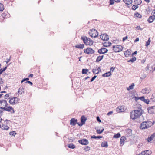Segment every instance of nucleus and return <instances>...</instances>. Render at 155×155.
I'll use <instances>...</instances> for the list:
<instances>
[{
	"label": "nucleus",
	"instance_id": "1",
	"mask_svg": "<svg viewBox=\"0 0 155 155\" xmlns=\"http://www.w3.org/2000/svg\"><path fill=\"white\" fill-rule=\"evenodd\" d=\"M142 114L140 111H136L134 110L130 113V117L131 119L132 120H135L139 117Z\"/></svg>",
	"mask_w": 155,
	"mask_h": 155
},
{
	"label": "nucleus",
	"instance_id": "2",
	"mask_svg": "<svg viewBox=\"0 0 155 155\" xmlns=\"http://www.w3.org/2000/svg\"><path fill=\"white\" fill-rule=\"evenodd\" d=\"M154 123V122L152 123L150 121H144L141 124L140 127L142 129H147L153 125Z\"/></svg>",
	"mask_w": 155,
	"mask_h": 155
},
{
	"label": "nucleus",
	"instance_id": "3",
	"mask_svg": "<svg viewBox=\"0 0 155 155\" xmlns=\"http://www.w3.org/2000/svg\"><path fill=\"white\" fill-rule=\"evenodd\" d=\"M81 39L83 40L84 43L87 45L91 46L93 45V41L86 36H82Z\"/></svg>",
	"mask_w": 155,
	"mask_h": 155
},
{
	"label": "nucleus",
	"instance_id": "4",
	"mask_svg": "<svg viewBox=\"0 0 155 155\" xmlns=\"http://www.w3.org/2000/svg\"><path fill=\"white\" fill-rule=\"evenodd\" d=\"M88 33L91 37L94 38L97 37L98 35L97 31L94 29L90 30L89 31Z\"/></svg>",
	"mask_w": 155,
	"mask_h": 155
},
{
	"label": "nucleus",
	"instance_id": "5",
	"mask_svg": "<svg viewBox=\"0 0 155 155\" xmlns=\"http://www.w3.org/2000/svg\"><path fill=\"white\" fill-rule=\"evenodd\" d=\"M19 100V99L16 97H14L9 100V102L12 105H14L18 103Z\"/></svg>",
	"mask_w": 155,
	"mask_h": 155
},
{
	"label": "nucleus",
	"instance_id": "6",
	"mask_svg": "<svg viewBox=\"0 0 155 155\" xmlns=\"http://www.w3.org/2000/svg\"><path fill=\"white\" fill-rule=\"evenodd\" d=\"M114 50L115 52H118L122 51L123 47L122 46L119 45L113 46V47Z\"/></svg>",
	"mask_w": 155,
	"mask_h": 155
},
{
	"label": "nucleus",
	"instance_id": "7",
	"mask_svg": "<svg viewBox=\"0 0 155 155\" xmlns=\"http://www.w3.org/2000/svg\"><path fill=\"white\" fill-rule=\"evenodd\" d=\"M8 104L6 100L3 99L0 100V109H2L1 108L6 107Z\"/></svg>",
	"mask_w": 155,
	"mask_h": 155
},
{
	"label": "nucleus",
	"instance_id": "8",
	"mask_svg": "<svg viewBox=\"0 0 155 155\" xmlns=\"http://www.w3.org/2000/svg\"><path fill=\"white\" fill-rule=\"evenodd\" d=\"M151 90L149 87H147L142 89L141 92L143 94H148L151 92Z\"/></svg>",
	"mask_w": 155,
	"mask_h": 155
},
{
	"label": "nucleus",
	"instance_id": "9",
	"mask_svg": "<svg viewBox=\"0 0 155 155\" xmlns=\"http://www.w3.org/2000/svg\"><path fill=\"white\" fill-rule=\"evenodd\" d=\"M84 52L87 54H92L95 52V51L91 48H87V49L84 50Z\"/></svg>",
	"mask_w": 155,
	"mask_h": 155
},
{
	"label": "nucleus",
	"instance_id": "10",
	"mask_svg": "<svg viewBox=\"0 0 155 155\" xmlns=\"http://www.w3.org/2000/svg\"><path fill=\"white\" fill-rule=\"evenodd\" d=\"M2 108L4 110L8 112L10 111L12 114L15 113V111L13 108H12V107L10 106H8L7 108H6V107H3Z\"/></svg>",
	"mask_w": 155,
	"mask_h": 155
},
{
	"label": "nucleus",
	"instance_id": "11",
	"mask_svg": "<svg viewBox=\"0 0 155 155\" xmlns=\"http://www.w3.org/2000/svg\"><path fill=\"white\" fill-rule=\"evenodd\" d=\"M147 110L148 113L150 114H155V106L148 107Z\"/></svg>",
	"mask_w": 155,
	"mask_h": 155
},
{
	"label": "nucleus",
	"instance_id": "12",
	"mask_svg": "<svg viewBox=\"0 0 155 155\" xmlns=\"http://www.w3.org/2000/svg\"><path fill=\"white\" fill-rule=\"evenodd\" d=\"M78 142L81 144L86 145L89 143L88 141L86 139H83L78 140Z\"/></svg>",
	"mask_w": 155,
	"mask_h": 155
},
{
	"label": "nucleus",
	"instance_id": "13",
	"mask_svg": "<svg viewBox=\"0 0 155 155\" xmlns=\"http://www.w3.org/2000/svg\"><path fill=\"white\" fill-rule=\"evenodd\" d=\"M100 38L102 40L105 41H107L109 39L108 35L106 34H101L100 35Z\"/></svg>",
	"mask_w": 155,
	"mask_h": 155
},
{
	"label": "nucleus",
	"instance_id": "14",
	"mask_svg": "<svg viewBox=\"0 0 155 155\" xmlns=\"http://www.w3.org/2000/svg\"><path fill=\"white\" fill-rule=\"evenodd\" d=\"M108 51V49L105 48H103L99 49L98 51V52L100 54H104L107 53Z\"/></svg>",
	"mask_w": 155,
	"mask_h": 155
},
{
	"label": "nucleus",
	"instance_id": "15",
	"mask_svg": "<svg viewBox=\"0 0 155 155\" xmlns=\"http://www.w3.org/2000/svg\"><path fill=\"white\" fill-rule=\"evenodd\" d=\"M86 118L84 116H81V123L80 124L78 123V125L80 126H82L83 124H84L85 122L86 121Z\"/></svg>",
	"mask_w": 155,
	"mask_h": 155
},
{
	"label": "nucleus",
	"instance_id": "16",
	"mask_svg": "<svg viewBox=\"0 0 155 155\" xmlns=\"http://www.w3.org/2000/svg\"><path fill=\"white\" fill-rule=\"evenodd\" d=\"M151 151L148 150L142 152L141 154V155H150L151 154Z\"/></svg>",
	"mask_w": 155,
	"mask_h": 155
},
{
	"label": "nucleus",
	"instance_id": "17",
	"mask_svg": "<svg viewBox=\"0 0 155 155\" xmlns=\"http://www.w3.org/2000/svg\"><path fill=\"white\" fill-rule=\"evenodd\" d=\"M116 111L118 113H120L123 112L124 110V106H120L116 108Z\"/></svg>",
	"mask_w": 155,
	"mask_h": 155
},
{
	"label": "nucleus",
	"instance_id": "18",
	"mask_svg": "<svg viewBox=\"0 0 155 155\" xmlns=\"http://www.w3.org/2000/svg\"><path fill=\"white\" fill-rule=\"evenodd\" d=\"M126 140V137L123 136H122L120 140V146H123L124 144V141Z\"/></svg>",
	"mask_w": 155,
	"mask_h": 155
},
{
	"label": "nucleus",
	"instance_id": "19",
	"mask_svg": "<svg viewBox=\"0 0 155 155\" xmlns=\"http://www.w3.org/2000/svg\"><path fill=\"white\" fill-rule=\"evenodd\" d=\"M77 119H76L74 118H72L70 120V124L73 126H74L77 123Z\"/></svg>",
	"mask_w": 155,
	"mask_h": 155
},
{
	"label": "nucleus",
	"instance_id": "20",
	"mask_svg": "<svg viewBox=\"0 0 155 155\" xmlns=\"http://www.w3.org/2000/svg\"><path fill=\"white\" fill-rule=\"evenodd\" d=\"M141 108V105L139 104H137L136 109L135 110L136 111H140L141 113L142 114L143 110Z\"/></svg>",
	"mask_w": 155,
	"mask_h": 155
},
{
	"label": "nucleus",
	"instance_id": "21",
	"mask_svg": "<svg viewBox=\"0 0 155 155\" xmlns=\"http://www.w3.org/2000/svg\"><path fill=\"white\" fill-rule=\"evenodd\" d=\"M140 100H141L142 101H143L147 104H149L150 101L149 99H145L144 96L140 97Z\"/></svg>",
	"mask_w": 155,
	"mask_h": 155
},
{
	"label": "nucleus",
	"instance_id": "22",
	"mask_svg": "<svg viewBox=\"0 0 155 155\" xmlns=\"http://www.w3.org/2000/svg\"><path fill=\"white\" fill-rule=\"evenodd\" d=\"M155 19V16L153 15L150 16L148 19V21L150 23H152Z\"/></svg>",
	"mask_w": 155,
	"mask_h": 155
},
{
	"label": "nucleus",
	"instance_id": "23",
	"mask_svg": "<svg viewBox=\"0 0 155 155\" xmlns=\"http://www.w3.org/2000/svg\"><path fill=\"white\" fill-rule=\"evenodd\" d=\"M84 44H79L76 45L75 47L76 48L83 49L84 48Z\"/></svg>",
	"mask_w": 155,
	"mask_h": 155
},
{
	"label": "nucleus",
	"instance_id": "24",
	"mask_svg": "<svg viewBox=\"0 0 155 155\" xmlns=\"http://www.w3.org/2000/svg\"><path fill=\"white\" fill-rule=\"evenodd\" d=\"M24 89L23 87H20L18 91V95L21 94L24 92Z\"/></svg>",
	"mask_w": 155,
	"mask_h": 155
},
{
	"label": "nucleus",
	"instance_id": "25",
	"mask_svg": "<svg viewBox=\"0 0 155 155\" xmlns=\"http://www.w3.org/2000/svg\"><path fill=\"white\" fill-rule=\"evenodd\" d=\"M134 85V83H133L130 86H129L128 87H127L126 89L128 91H130L133 89Z\"/></svg>",
	"mask_w": 155,
	"mask_h": 155
},
{
	"label": "nucleus",
	"instance_id": "26",
	"mask_svg": "<svg viewBox=\"0 0 155 155\" xmlns=\"http://www.w3.org/2000/svg\"><path fill=\"white\" fill-rule=\"evenodd\" d=\"M108 146L107 142L105 141L102 142L101 144V146L102 147H107Z\"/></svg>",
	"mask_w": 155,
	"mask_h": 155
},
{
	"label": "nucleus",
	"instance_id": "27",
	"mask_svg": "<svg viewBox=\"0 0 155 155\" xmlns=\"http://www.w3.org/2000/svg\"><path fill=\"white\" fill-rule=\"evenodd\" d=\"M104 55L99 56H98L96 59V61L97 62H99L101 60H102L103 58Z\"/></svg>",
	"mask_w": 155,
	"mask_h": 155
},
{
	"label": "nucleus",
	"instance_id": "28",
	"mask_svg": "<svg viewBox=\"0 0 155 155\" xmlns=\"http://www.w3.org/2000/svg\"><path fill=\"white\" fill-rule=\"evenodd\" d=\"M134 2L135 4L138 6L141 3L142 1L141 0H135Z\"/></svg>",
	"mask_w": 155,
	"mask_h": 155
},
{
	"label": "nucleus",
	"instance_id": "29",
	"mask_svg": "<svg viewBox=\"0 0 155 155\" xmlns=\"http://www.w3.org/2000/svg\"><path fill=\"white\" fill-rule=\"evenodd\" d=\"M111 74L110 72H108L102 75V76L104 77H107L110 76Z\"/></svg>",
	"mask_w": 155,
	"mask_h": 155
},
{
	"label": "nucleus",
	"instance_id": "30",
	"mask_svg": "<svg viewBox=\"0 0 155 155\" xmlns=\"http://www.w3.org/2000/svg\"><path fill=\"white\" fill-rule=\"evenodd\" d=\"M124 2L127 5H130L132 2V0H123Z\"/></svg>",
	"mask_w": 155,
	"mask_h": 155
},
{
	"label": "nucleus",
	"instance_id": "31",
	"mask_svg": "<svg viewBox=\"0 0 155 155\" xmlns=\"http://www.w3.org/2000/svg\"><path fill=\"white\" fill-rule=\"evenodd\" d=\"M3 130H8L9 129V127L7 125H3L1 127Z\"/></svg>",
	"mask_w": 155,
	"mask_h": 155
},
{
	"label": "nucleus",
	"instance_id": "32",
	"mask_svg": "<svg viewBox=\"0 0 155 155\" xmlns=\"http://www.w3.org/2000/svg\"><path fill=\"white\" fill-rule=\"evenodd\" d=\"M150 100L153 102H155V94H152Z\"/></svg>",
	"mask_w": 155,
	"mask_h": 155
},
{
	"label": "nucleus",
	"instance_id": "33",
	"mask_svg": "<svg viewBox=\"0 0 155 155\" xmlns=\"http://www.w3.org/2000/svg\"><path fill=\"white\" fill-rule=\"evenodd\" d=\"M120 134L119 133H117V134L114 135L113 137L114 138H118L120 137Z\"/></svg>",
	"mask_w": 155,
	"mask_h": 155
},
{
	"label": "nucleus",
	"instance_id": "34",
	"mask_svg": "<svg viewBox=\"0 0 155 155\" xmlns=\"http://www.w3.org/2000/svg\"><path fill=\"white\" fill-rule=\"evenodd\" d=\"M111 44V43L109 42H105L103 43L104 46L106 47L110 46Z\"/></svg>",
	"mask_w": 155,
	"mask_h": 155
},
{
	"label": "nucleus",
	"instance_id": "35",
	"mask_svg": "<svg viewBox=\"0 0 155 155\" xmlns=\"http://www.w3.org/2000/svg\"><path fill=\"white\" fill-rule=\"evenodd\" d=\"M68 146L69 148L71 149H74L75 148V145L72 144H68Z\"/></svg>",
	"mask_w": 155,
	"mask_h": 155
},
{
	"label": "nucleus",
	"instance_id": "36",
	"mask_svg": "<svg viewBox=\"0 0 155 155\" xmlns=\"http://www.w3.org/2000/svg\"><path fill=\"white\" fill-rule=\"evenodd\" d=\"M129 53L130 52L128 50L125 51L124 53L125 56L128 57L129 55Z\"/></svg>",
	"mask_w": 155,
	"mask_h": 155
},
{
	"label": "nucleus",
	"instance_id": "37",
	"mask_svg": "<svg viewBox=\"0 0 155 155\" xmlns=\"http://www.w3.org/2000/svg\"><path fill=\"white\" fill-rule=\"evenodd\" d=\"M136 58L135 57H133L131 59L128 61L129 62H133L136 60Z\"/></svg>",
	"mask_w": 155,
	"mask_h": 155
},
{
	"label": "nucleus",
	"instance_id": "38",
	"mask_svg": "<svg viewBox=\"0 0 155 155\" xmlns=\"http://www.w3.org/2000/svg\"><path fill=\"white\" fill-rule=\"evenodd\" d=\"M134 16L139 18H140L142 17L141 15L138 13H136L134 14Z\"/></svg>",
	"mask_w": 155,
	"mask_h": 155
},
{
	"label": "nucleus",
	"instance_id": "39",
	"mask_svg": "<svg viewBox=\"0 0 155 155\" xmlns=\"http://www.w3.org/2000/svg\"><path fill=\"white\" fill-rule=\"evenodd\" d=\"M102 136H96L95 135H93L92 136H91V138H94V139H100V138H102Z\"/></svg>",
	"mask_w": 155,
	"mask_h": 155
},
{
	"label": "nucleus",
	"instance_id": "40",
	"mask_svg": "<svg viewBox=\"0 0 155 155\" xmlns=\"http://www.w3.org/2000/svg\"><path fill=\"white\" fill-rule=\"evenodd\" d=\"M4 9V5L3 4L0 3V11H3Z\"/></svg>",
	"mask_w": 155,
	"mask_h": 155
},
{
	"label": "nucleus",
	"instance_id": "41",
	"mask_svg": "<svg viewBox=\"0 0 155 155\" xmlns=\"http://www.w3.org/2000/svg\"><path fill=\"white\" fill-rule=\"evenodd\" d=\"M88 71V69H83L82 70V73L83 74H86Z\"/></svg>",
	"mask_w": 155,
	"mask_h": 155
},
{
	"label": "nucleus",
	"instance_id": "42",
	"mask_svg": "<svg viewBox=\"0 0 155 155\" xmlns=\"http://www.w3.org/2000/svg\"><path fill=\"white\" fill-rule=\"evenodd\" d=\"M138 8V6L137 5H133V6H132V8L133 10H135Z\"/></svg>",
	"mask_w": 155,
	"mask_h": 155
},
{
	"label": "nucleus",
	"instance_id": "43",
	"mask_svg": "<svg viewBox=\"0 0 155 155\" xmlns=\"http://www.w3.org/2000/svg\"><path fill=\"white\" fill-rule=\"evenodd\" d=\"M150 42H151V40H150V38H149L148 40L146 42V44L145 45L146 46H147L150 45Z\"/></svg>",
	"mask_w": 155,
	"mask_h": 155
},
{
	"label": "nucleus",
	"instance_id": "44",
	"mask_svg": "<svg viewBox=\"0 0 155 155\" xmlns=\"http://www.w3.org/2000/svg\"><path fill=\"white\" fill-rule=\"evenodd\" d=\"M6 68L7 67H5L3 69H0V75H1L4 71H5Z\"/></svg>",
	"mask_w": 155,
	"mask_h": 155
},
{
	"label": "nucleus",
	"instance_id": "45",
	"mask_svg": "<svg viewBox=\"0 0 155 155\" xmlns=\"http://www.w3.org/2000/svg\"><path fill=\"white\" fill-rule=\"evenodd\" d=\"M16 134V133L15 132V131H13L10 132L9 134L12 136H15V135Z\"/></svg>",
	"mask_w": 155,
	"mask_h": 155
},
{
	"label": "nucleus",
	"instance_id": "46",
	"mask_svg": "<svg viewBox=\"0 0 155 155\" xmlns=\"http://www.w3.org/2000/svg\"><path fill=\"white\" fill-rule=\"evenodd\" d=\"M104 129H103L101 130H100L97 129V132L99 134H101L104 130Z\"/></svg>",
	"mask_w": 155,
	"mask_h": 155
},
{
	"label": "nucleus",
	"instance_id": "47",
	"mask_svg": "<svg viewBox=\"0 0 155 155\" xmlns=\"http://www.w3.org/2000/svg\"><path fill=\"white\" fill-rule=\"evenodd\" d=\"M153 138H152V137L150 136V137H148L147 140V141L148 142H150L152 140H153Z\"/></svg>",
	"mask_w": 155,
	"mask_h": 155
},
{
	"label": "nucleus",
	"instance_id": "48",
	"mask_svg": "<svg viewBox=\"0 0 155 155\" xmlns=\"http://www.w3.org/2000/svg\"><path fill=\"white\" fill-rule=\"evenodd\" d=\"M92 72L94 74H96L98 73V72L97 71V70L96 69H93L92 70Z\"/></svg>",
	"mask_w": 155,
	"mask_h": 155
},
{
	"label": "nucleus",
	"instance_id": "49",
	"mask_svg": "<svg viewBox=\"0 0 155 155\" xmlns=\"http://www.w3.org/2000/svg\"><path fill=\"white\" fill-rule=\"evenodd\" d=\"M90 149V147L88 146H87L84 148V150L86 151H89Z\"/></svg>",
	"mask_w": 155,
	"mask_h": 155
},
{
	"label": "nucleus",
	"instance_id": "50",
	"mask_svg": "<svg viewBox=\"0 0 155 155\" xmlns=\"http://www.w3.org/2000/svg\"><path fill=\"white\" fill-rule=\"evenodd\" d=\"M9 94H7L5 95L4 97L6 99H9Z\"/></svg>",
	"mask_w": 155,
	"mask_h": 155
},
{
	"label": "nucleus",
	"instance_id": "51",
	"mask_svg": "<svg viewBox=\"0 0 155 155\" xmlns=\"http://www.w3.org/2000/svg\"><path fill=\"white\" fill-rule=\"evenodd\" d=\"M97 77V76H94L92 78L90 81L91 82L93 81L95 79V78Z\"/></svg>",
	"mask_w": 155,
	"mask_h": 155
},
{
	"label": "nucleus",
	"instance_id": "52",
	"mask_svg": "<svg viewBox=\"0 0 155 155\" xmlns=\"http://www.w3.org/2000/svg\"><path fill=\"white\" fill-rule=\"evenodd\" d=\"M115 68H114L113 67H112L110 68V71L109 72H110L111 73V72H113L114 71V70Z\"/></svg>",
	"mask_w": 155,
	"mask_h": 155
},
{
	"label": "nucleus",
	"instance_id": "53",
	"mask_svg": "<svg viewBox=\"0 0 155 155\" xmlns=\"http://www.w3.org/2000/svg\"><path fill=\"white\" fill-rule=\"evenodd\" d=\"M110 1V5H113L114 3V0H111Z\"/></svg>",
	"mask_w": 155,
	"mask_h": 155
},
{
	"label": "nucleus",
	"instance_id": "54",
	"mask_svg": "<svg viewBox=\"0 0 155 155\" xmlns=\"http://www.w3.org/2000/svg\"><path fill=\"white\" fill-rule=\"evenodd\" d=\"M140 97H134V99H135V101H137L138 100V99H140Z\"/></svg>",
	"mask_w": 155,
	"mask_h": 155
},
{
	"label": "nucleus",
	"instance_id": "55",
	"mask_svg": "<svg viewBox=\"0 0 155 155\" xmlns=\"http://www.w3.org/2000/svg\"><path fill=\"white\" fill-rule=\"evenodd\" d=\"M150 136H151L153 138H154L155 137V132L153 134Z\"/></svg>",
	"mask_w": 155,
	"mask_h": 155
},
{
	"label": "nucleus",
	"instance_id": "56",
	"mask_svg": "<svg viewBox=\"0 0 155 155\" xmlns=\"http://www.w3.org/2000/svg\"><path fill=\"white\" fill-rule=\"evenodd\" d=\"M97 120L98 121L100 122H101V120L100 119L99 117H97Z\"/></svg>",
	"mask_w": 155,
	"mask_h": 155
},
{
	"label": "nucleus",
	"instance_id": "57",
	"mask_svg": "<svg viewBox=\"0 0 155 155\" xmlns=\"http://www.w3.org/2000/svg\"><path fill=\"white\" fill-rule=\"evenodd\" d=\"M25 83H29L31 85H32L33 84L30 81H27Z\"/></svg>",
	"mask_w": 155,
	"mask_h": 155
},
{
	"label": "nucleus",
	"instance_id": "58",
	"mask_svg": "<svg viewBox=\"0 0 155 155\" xmlns=\"http://www.w3.org/2000/svg\"><path fill=\"white\" fill-rule=\"evenodd\" d=\"M136 28L137 30H142V29L141 28L140 26H137L136 27Z\"/></svg>",
	"mask_w": 155,
	"mask_h": 155
},
{
	"label": "nucleus",
	"instance_id": "59",
	"mask_svg": "<svg viewBox=\"0 0 155 155\" xmlns=\"http://www.w3.org/2000/svg\"><path fill=\"white\" fill-rule=\"evenodd\" d=\"M113 112L112 111H110L107 114V115L109 116L111 114L113 113Z\"/></svg>",
	"mask_w": 155,
	"mask_h": 155
},
{
	"label": "nucleus",
	"instance_id": "60",
	"mask_svg": "<svg viewBox=\"0 0 155 155\" xmlns=\"http://www.w3.org/2000/svg\"><path fill=\"white\" fill-rule=\"evenodd\" d=\"M97 72H98V73L100 71H101V69H100V68L99 67L97 69Z\"/></svg>",
	"mask_w": 155,
	"mask_h": 155
},
{
	"label": "nucleus",
	"instance_id": "61",
	"mask_svg": "<svg viewBox=\"0 0 155 155\" xmlns=\"http://www.w3.org/2000/svg\"><path fill=\"white\" fill-rule=\"evenodd\" d=\"M127 36L125 37H124L123 39V41H124L125 40L127 39Z\"/></svg>",
	"mask_w": 155,
	"mask_h": 155
},
{
	"label": "nucleus",
	"instance_id": "62",
	"mask_svg": "<svg viewBox=\"0 0 155 155\" xmlns=\"http://www.w3.org/2000/svg\"><path fill=\"white\" fill-rule=\"evenodd\" d=\"M139 41V38H136L134 41H135V42H136L138 41Z\"/></svg>",
	"mask_w": 155,
	"mask_h": 155
},
{
	"label": "nucleus",
	"instance_id": "63",
	"mask_svg": "<svg viewBox=\"0 0 155 155\" xmlns=\"http://www.w3.org/2000/svg\"><path fill=\"white\" fill-rule=\"evenodd\" d=\"M33 76V75L32 74H30L28 76L29 78H32Z\"/></svg>",
	"mask_w": 155,
	"mask_h": 155
},
{
	"label": "nucleus",
	"instance_id": "64",
	"mask_svg": "<svg viewBox=\"0 0 155 155\" xmlns=\"http://www.w3.org/2000/svg\"><path fill=\"white\" fill-rule=\"evenodd\" d=\"M137 51H136L132 53V55H134L136 54H137Z\"/></svg>",
	"mask_w": 155,
	"mask_h": 155
}]
</instances>
